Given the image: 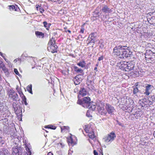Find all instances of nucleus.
<instances>
[{"mask_svg":"<svg viewBox=\"0 0 155 155\" xmlns=\"http://www.w3.org/2000/svg\"><path fill=\"white\" fill-rule=\"evenodd\" d=\"M32 85L31 84H30L29 85H28L27 87V89L28 91L31 94H33L32 91Z\"/></svg>","mask_w":155,"mask_h":155,"instance_id":"2f4dec72","label":"nucleus"},{"mask_svg":"<svg viewBox=\"0 0 155 155\" xmlns=\"http://www.w3.org/2000/svg\"><path fill=\"white\" fill-rule=\"evenodd\" d=\"M9 9L10 10H14L15 11H17L18 9H19V8L17 5L15 6L13 5L9 6Z\"/></svg>","mask_w":155,"mask_h":155,"instance_id":"473e14b6","label":"nucleus"},{"mask_svg":"<svg viewBox=\"0 0 155 155\" xmlns=\"http://www.w3.org/2000/svg\"><path fill=\"white\" fill-rule=\"evenodd\" d=\"M18 106H19V105H18L17 103L15 102H13L12 103V106L13 108L14 109V110H15V109L17 108Z\"/></svg>","mask_w":155,"mask_h":155,"instance_id":"e433bc0d","label":"nucleus"},{"mask_svg":"<svg viewBox=\"0 0 155 155\" xmlns=\"http://www.w3.org/2000/svg\"><path fill=\"white\" fill-rule=\"evenodd\" d=\"M155 55H145V58L148 62H150L153 61V59L155 58Z\"/></svg>","mask_w":155,"mask_h":155,"instance_id":"f3484780","label":"nucleus"},{"mask_svg":"<svg viewBox=\"0 0 155 155\" xmlns=\"http://www.w3.org/2000/svg\"><path fill=\"white\" fill-rule=\"evenodd\" d=\"M22 99V101L24 102L25 104L26 105H27L28 104L27 102V100L26 97L24 98H23Z\"/></svg>","mask_w":155,"mask_h":155,"instance_id":"79ce46f5","label":"nucleus"},{"mask_svg":"<svg viewBox=\"0 0 155 155\" xmlns=\"http://www.w3.org/2000/svg\"><path fill=\"white\" fill-rule=\"evenodd\" d=\"M10 136L12 138H14L16 136L17 131L15 128H11L9 131Z\"/></svg>","mask_w":155,"mask_h":155,"instance_id":"dca6fc26","label":"nucleus"},{"mask_svg":"<svg viewBox=\"0 0 155 155\" xmlns=\"http://www.w3.org/2000/svg\"><path fill=\"white\" fill-rule=\"evenodd\" d=\"M8 97L13 101H17L18 99V97L17 94L11 87H7L6 89Z\"/></svg>","mask_w":155,"mask_h":155,"instance_id":"f03ea898","label":"nucleus"},{"mask_svg":"<svg viewBox=\"0 0 155 155\" xmlns=\"http://www.w3.org/2000/svg\"><path fill=\"white\" fill-rule=\"evenodd\" d=\"M43 24L45 27L46 28L47 30H48L49 29L50 26L51 25V24L50 23H48L46 21H44L43 22Z\"/></svg>","mask_w":155,"mask_h":155,"instance_id":"c85d7f7f","label":"nucleus"},{"mask_svg":"<svg viewBox=\"0 0 155 155\" xmlns=\"http://www.w3.org/2000/svg\"><path fill=\"white\" fill-rule=\"evenodd\" d=\"M35 34L39 38H43L44 36V33L39 31H36L35 32Z\"/></svg>","mask_w":155,"mask_h":155,"instance_id":"5701e85b","label":"nucleus"},{"mask_svg":"<svg viewBox=\"0 0 155 155\" xmlns=\"http://www.w3.org/2000/svg\"><path fill=\"white\" fill-rule=\"evenodd\" d=\"M10 115V112L6 113L3 114L2 116V118H0L2 119H8L9 115Z\"/></svg>","mask_w":155,"mask_h":155,"instance_id":"bb28decb","label":"nucleus"},{"mask_svg":"<svg viewBox=\"0 0 155 155\" xmlns=\"http://www.w3.org/2000/svg\"><path fill=\"white\" fill-rule=\"evenodd\" d=\"M83 101L84 105L86 106L90 102L91 99L89 97H86L83 98Z\"/></svg>","mask_w":155,"mask_h":155,"instance_id":"6ab92c4d","label":"nucleus"},{"mask_svg":"<svg viewBox=\"0 0 155 155\" xmlns=\"http://www.w3.org/2000/svg\"><path fill=\"white\" fill-rule=\"evenodd\" d=\"M26 150L27 151V152H28L27 153L28 154V155H31V152H30V151L29 148H28V147H26Z\"/></svg>","mask_w":155,"mask_h":155,"instance_id":"37998d69","label":"nucleus"},{"mask_svg":"<svg viewBox=\"0 0 155 155\" xmlns=\"http://www.w3.org/2000/svg\"><path fill=\"white\" fill-rule=\"evenodd\" d=\"M9 152L8 150L5 148L0 149V155H8Z\"/></svg>","mask_w":155,"mask_h":155,"instance_id":"a211bd4d","label":"nucleus"},{"mask_svg":"<svg viewBox=\"0 0 155 155\" xmlns=\"http://www.w3.org/2000/svg\"><path fill=\"white\" fill-rule=\"evenodd\" d=\"M67 31L68 32L70 33H71V31L70 30H68L67 31H65L66 32H67Z\"/></svg>","mask_w":155,"mask_h":155,"instance_id":"0e129e2a","label":"nucleus"},{"mask_svg":"<svg viewBox=\"0 0 155 155\" xmlns=\"http://www.w3.org/2000/svg\"><path fill=\"white\" fill-rule=\"evenodd\" d=\"M44 11V9H42L40 11V12L41 13H42Z\"/></svg>","mask_w":155,"mask_h":155,"instance_id":"69168bd1","label":"nucleus"},{"mask_svg":"<svg viewBox=\"0 0 155 155\" xmlns=\"http://www.w3.org/2000/svg\"><path fill=\"white\" fill-rule=\"evenodd\" d=\"M85 62L84 61H81L77 64V65L81 68H83L85 66Z\"/></svg>","mask_w":155,"mask_h":155,"instance_id":"cd10ccee","label":"nucleus"},{"mask_svg":"<svg viewBox=\"0 0 155 155\" xmlns=\"http://www.w3.org/2000/svg\"><path fill=\"white\" fill-rule=\"evenodd\" d=\"M18 59H15L14 60V61L15 62H16L18 61H19L18 60Z\"/></svg>","mask_w":155,"mask_h":155,"instance_id":"052dcab7","label":"nucleus"},{"mask_svg":"<svg viewBox=\"0 0 155 155\" xmlns=\"http://www.w3.org/2000/svg\"><path fill=\"white\" fill-rule=\"evenodd\" d=\"M4 138L0 136V146H2L5 143Z\"/></svg>","mask_w":155,"mask_h":155,"instance_id":"72a5a7b5","label":"nucleus"},{"mask_svg":"<svg viewBox=\"0 0 155 155\" xmlns=\"http://www.w3.org/2000/svg\"><path fill=\"white\" fill-rule=\"evenodd\" d=\"M96 34L95 33H91L89 36L87 41H88V44L90 43H94L96 39Z\"/></svg>","mask_w":155,"mask_h":155,"instance_id":"0eeeda50","label":"nucleus"},{"mask_svg":"<svg viewBox=\"0 0 155 155\" xmlns=\"http://www.w3.org/2000/svg\"><path fill=\"white\" fill-rule=\"evenodd\" d=\"M100 47L101 48H103L104 47V45L103 44H101V46H100Z\"/></svg>","mask_w":155,"mask_h":155,"instance_id":"680f3d73","label":"nucleus"},{"mask_svg":"<svg viewBox=\"0 0 155 155\" xmlns=\"http://www.w3.org/2000/svg\"><path fill=\"white\" fill-rule=\"evenodd\" d=\"M97 109L99 114L103 116L106 115L107 112L104 110V107L98 106L97 107Z\"/></svg>","mask_w":155,"mask_h":155,"instance_id":"9b49d317","label":"nucleus"},{"mask_svg":"<svg viewBox=\"0 0 155 155\" xmlns=\"http://www.w3.org/2000/svg\"><path fill=\"white\" fill-rule=\"evenodd\" d=\"M85 130L87 133H89V130H87V128H85Z\"/></svg>","mask_w":155,"mask_h":155,"instance_id":"bf43d9fd","label":"nucleus"},{"mask_svg":"<svg viewBox=\"0 0 155 155\" xmlns=\"http://www.w3.org/2000/svg\"><path fill=\"white\" fill-rule=\"evenodd\" d=\"M89 137L91 139L94 138L95 137L94 133L93 134H91V135L89 136Z\"/></svg>","mask_w":155,"mask_h":155,"instance_id":"a18cd8bd","label":"nucleus"},{"mask_svg":"<svg viewBox=\"0 0 155 155\" xmlns=\"http://www.w3.org/2000/svg\"><path fill=\"white\" fill-rule=\"evenodd\" d=\"M74 71L77 73H80L81 74H84L83 71L81 69L77 67L74 66Z\"/></svg>","mask_w":155,"mask_h":155,"instance_id":"393cba45","label":"nucleus"},{"mask_svg":"<svg viewBox=\"0 0 155 155\" xmlns=\"http://www.w3.org/2000/svg\"><path fill=\"white\" fill-rule=\"evenodd\" d=\"M84 28L82 26L81 27V30H80V32L81 33H84Z\"/></svg>","mask_w":155,"mask_h":155,"instance_id":"de8ad7c7","label":"nucleus"},{"mask_svg":"<svg viewBox=\"0 0 155 155\" xmlns=\"http://www.w3.org/2000/svg\"><path fill=\"white\" fill-rule=\"evenodd\" d=\"M66 128H67V127H66L65 126H64L62 127H61V131H63V130H64V129H66Z\"/></svg>","mask_w":155,"mask_h":155,"instance_id":"864d4df0","label":"nucleus"},{"mask_svg":"<svg viewBox=\"0 0 155 155\" xmlns=\"http://www.w3.org/2000/svg\"><path fill=\"white\" fill-rule=\"evenodd\" d=\"M39 8H42V7L41 6H39V5H36V8L37 10H38V9Z\"/></svg>","mask_w":155,"mask_h":155,"instance_id":"6e6d98bb","label":"nucleus"},{"mask_svg":"<svg viewBox=\"0 0 155 155\" xmlns=\"http://www.w3.org/2000/svg\"><path fill=\"white\" fill-rule=\"evenodd\" d=\"M87 94V91L84 88H81L79 92V94L82 96H85Z\"/></svg>","mask_w":155,"mask_h":155,"instance_id":"412c9836","label":"nucleus"},{"mask_svg":"<svg viewBox=\"0 0 155 155\" xmlns=\"http://www.w3.org/2000/svg\"><path fill=\"white\" fill-rule=\"evenodd\" d=\"M86 115L88 117H92L91 115H90L89 112L88 111L87 112L86 114Z\"/></svg>","mask_w":155,"mask_h":155,"instance_id":"49530a36","label":"nucleus"},{"mask_svg":"<svg viewBox=\"0 0 155 155\" xmlns=\"http://www.w3.org/2000/svg\"><path fill=\"white\" fill-rule=\"evenodd\" d=\"M93 152L94 155H98V153L96 150H94Z\"/></svg>","mask_w":155,"mask_h":155,"instance_id":"603ef678","label":"nucleus"},{"mask_svg":"<svg viewBox=\"0 0 155 155\" xmlns=\"http://www.w3.org/2000/svg\"><path fill=\"white\" fill-rule=\"evenodd\" d=\"M48 45H54L55 44V41L54 38H52L51 40L49 41L48 43Z\"/></svg>","mask_w":155,"mask_h":155,"instance_id":"7c9ffc66","label":"nucleus"},{"mask_svg":"<svg viewBox=\"0 0 155 155\" xmlns=\"http://www.w3.org/2000/svg\"><path fill=\"white\" fill-rule=\"evenodd\" d=\"M28 55L25 53H23L21 55V56L20 58H19L18 60L20 61H22V59L23 58V57H25V58L27 57L29 58V59H33V57H28Z\"/></svg>","mask_w":155,"mask_h":155,"instance_id":"b1692460","label":"nucleus"},{"mask_svg":"<svg viewBox=\"0 0 155 155\" xmlns=\"http://www.w3.org/2000/svg\"><path fill=\"white\" fill-rule=\"evenodd\" d=\"M14 72L15 73V74H16L18 75L19 76H21V75L19 74V73L18 72L17 69L15 68L14 69Z\"/></svg>","mask_w":155,"mask_h":155,"instance_id":"a19ab883","label":"nucleus"},{"mask_svg":"<svg viewBox=\"0 0 155 155\" xmlns=\"http://www.w3.org/2000/svg\"><path fill=\"white\" fill-rule=\"evenodd\" d=\"M15 113L18 116H21L22 114V110L20 106H18L15 110H14Z\"/></svg>","mask_w":155,"mask_h":155,"instance_id":"2eb2a0df","label":"nucleus"},{"mask_svg":"<svg viewBox=\"0 0 155 155\" xmlns=\"http://www.w3.org/2000/svg\"><path fill=\"white\" fill-rule=\"evenodd\" d=\"M58 47L56 45H54L50 46L49 48L48 47V49L52 53H54L57 52V48Z\"/></svg>","mask_w":155,"mask_h":155,"instance_id":"ddd939ff","label":"nucleus"},{"mask_svg":"<svg viewBox=\"0 0 155 155\" xmlns=\"http://www.w3.org/2000/svg\"><path fill=\"white\" fill-rule=\"evenodd\" d=\"M0 55L3 58H4V56H3L2 55L3 54L1 52H0Z\"/></svg>","mask_w":155,"mask_h":155,"instance_id":"338daca9","label":"nucleus"},{"mask_svg":"<svg viewBox=\"0 0 155 155\" xmlns=\"http://www.w3.org/2000/svg\"><path fill=\"white\" fill-rule=\"evenodd\" d=\"M96 104L95 103L91 102L87 105H86L85 107L93 111L95 110L96 108Z\"/></svg>","mask_w":155,"mask_h":155,"instance_id":"f8f14e48","label":"nucleus"},{"mask_svg":"<svg viewBox=\"0 0 155 155\" xmlns=\"http://www.w3.org/2000/svg\"><path fill=\"white\" fill-rule=\"evenodd\" d=\"M145 55H155V53L153 52L150 50H147L146 51V52L145 54Z\"/></svg>","mask_w":155,"mask_h":155,"instance_id":"c756f323","label":"nucleus"},{"mask_svg":"<svg viewBox=\"0 0 155 155\" xmlns=\"http://www.w3.org/2000/svg\"><path fill=\"white\" fill-rule=\"evenodd\" d=\"M117 123L119 125L122 126V127L123 126L122 124H121V123L119 122L118 121H117Z\"/></svg>","mask_w":155,"mask_h":155,"instance_id":"5fc2aeb1","label":"nucleus"},{"mask_svg":"<svg viewBox=\"0 0 155 155\" xmlns=\"http://www.w3.org/2000/svg\"><path fill=\"white\" fill-rule=\"evenodd\" d=\"M94 133V132H93L88 133V135L89 136L91 135V134H93Z\"/></svg>","mask_w":155,"mask_h":155,"instance_id":"4d7b16f0","label":"nucleus"},{"mask_svg":"<svg viewBox=\"0 0 155 155\" xmlns=\"http://www.w3.org/2000/svg\"><path fill=\"white\" fill-rule=\"evenodd\" d=\"M139 104L142 107H146L147 106V102L146 99H143L141 100H140L139 102Z\"/></svg>","mask_w":155,"mask_h":155,"instance_id":"4468645a","label":"nucleus"},{"mask_svg":"<svg viewBox=\"0 0 155 155\" xmlns=\"http://www.w3.org/2000/svg\"><path fill=\"white\" fill-rule=\"evenodd\" d=\"M3 71L5 73L8 72V69L6 68L5 66L1 68Z\"/></svg>","mask_w":155,"mask_h":155,"instance_id":"4c0bfd02","label":"nucleus"},{"mask_svg":"<svg viewBox=\"0 0 155 155\" xmlns=\"http://www.w3.org/2000/svg\"><path fill=\"white\" fill-rule=\"evenodd\" d=\"M47 155H53V154L51 152H49L48 153Z\"/></svg>","mask_w":155,"mask_h":155,"instance_id":"13d9d810","label":"nucleus"},{"mask_svg":"<svg viewBox=\"0 0 155 155\" xmlns=\"http://www.w3.org/2000/svg\"><path fill=\"white\" fill-rule=\"evenodd\" d=\"M153 135H154V137H155V131L154 132Z\"/></svg>","mask_w":155,"mask_h":155,"instance_id":"774afa93","label":"nucleus"},{"mask_svg":"<svg viewBox=\"0 0 155 155\" xmlns=\"http://www.w3.org/2000/svg\"><path fill=\"white\" fill-rule=\"evenodd\" d=\"M101 9L102 12L105 14L110 13L112 12L111 9L109 8L106 5H103L101 7Z\"/></svg>","mask_w":155,"mask_h":155,"instance_id":"6e6552de","label":"nucleus"},{"mask_svg":"<svg viewBox=\"0 0 155 155\" xmlns=\"http://www.w3.org/2000/svg\"><path fill=\"white\" fill-rule=\"evenodd\" d=\"M116 137V136L114 133L112 132L109 134L108 136L105 137L104 139V141L106 142H111Z\"/></svg>","mask_w":155,"mask_h":155,"instance_id":"20e7f679","label":"nucleus"},{"mask_svg":"<svg viewBox=\"0 0 155 155\" xmlns=\"http://www.w3.org/2000/svg\"><path fill=\"white\" fill-rule=\"evenodd\" d=\"M13 155H21V153L20 147L16 146L12 148Z\"/></svg>","mask_w":155,"mask_h":155,"instance_id":"1a4fd4ad","label":"nucleus"},{"mask_svg":"<svg viewBox=\"0 0 155 155\" xmlns=\"http://www.w3.org/2000/svg\"><path fill=\"white\" fill-rule=\"evenodd\" d=\"M127 62L125 61L120 62V64H121V65L120 66V67L121 68H123V69H125L126 71H127V67L126 66H127Z\"/></svg>","mask_w":155,"mask_h":155,"instance_id":"4be33fe9","label":"nucleus"},{"mask_svg":"<svg viewBox=\"0 0 155 155\" xmlns=\"http://www.w3.org/2000/svg\"><path fill=\"white\" fill-rule=\"evenodd\" d=\"M5 66V65L2 61H0V68H1Z\"/></svg>","mask_w":155,"mask_h":155,"instance_id":"c03bdc74","label":"nucleus"},{"mask_svg":"<svg viewBox=\"0 0 155 155\" xmlns=\"http://www.w3.org/2000/svg\"><path fill=\"white\" fill-rule=\"evenodd\" d=\"M94 70L97 71V67H95L94 68Z\"/></svg>","mask_w":155,"mask_h":155,"instance_id":"e2e57ef3","label":"nucleus"},{"mask_svg":"<svg viewBox=\"0 0 155 155\" xmlns=\"http://www.w3.org/2000/svg\"><path fill=\"white\" fill-rule=\"evenodd\" d=\"M126 66L127 67V70H128L130 71L133 69L134 66V63L131 62L127 64V66Z\"/></svg>","mask_w":155,"mask_h":155,"instance_id":"aec40b11","label":"nucleus"},{"mask_svg":"<svg viewBox=\"0 0 155 155\" xmlns=\"http://www.w3.org/2000/svg\"><path fill=\"white\" fill-rule=\"evenodd\" d=\"M145 92L144 94L148 96L152 91L154 89V87L152 85L150 84H146L145 87Z\"/></svg>","mask_w":155,"mask_h":155,"instance_id":"39448f33","label":"nucleus"},{"mask_svg":"<svg viewBox=\"0 0 155 155\" xmlns=\"http://www.w3.org/2000/svg\"><path fill=\"white\" fill-rule=\"evenodd\" d=\"M105 109L108 114L110 115L113 114L115 110L114 107L109 104H106Z\"/></svg>","mask_w":155,"mask_h":155,"instance_id":"423d86ee","label":"nucleus"},{"mask_svg":"<svg viewBox=\"0 0 155 155\" xmlns=\"http://www.w3.org/2000/svg\"><path fill=\"white\" fill-rule=\"evenodd\" d=\"M139 91H140L137 87H134L133 88V96L134 97L136 96L138 97V96L137 95V94L139 92Z\"/></svg>","mask_w":155,"mask_h":155,"instance_id":"a878e982","label":"nucleus"},{"mask_svg":"<svg viewBox=\"0 0 155 155\" xmlns=\"http://www.w3.org/2000/svg\"><path fill=\"white\" fill-rule=\"evenodd\" d=\"M45 127L46 128H50L53 130H55L56 128L55 126L51 125L46 126Z\"/></svg>","mask_w":155,"mask_h":155,"instance_id":"f704fd0d","label":"nucleus"},{"mask_svg":"<svg viewBox=\"0 0 155 155\" xmlns=\"http://www.w3.org/2000/svg\"><path fill=\"white\" fill-rule=\"evenodd\" d=\"M19 94L20 95V97L22 99L23 98H24L25 97L23 94V92L21 91L19 92Z\"/></svg>","mask_w":155,"mask_h":155,"instance_id":"ea45409f","label":"nucleus"},{"mask_svg":"<svg viewBox=\"0 0 155 155\" xmlns=\"http://www.w3.org/2000/svg\"><path fill=\"white\" fill-rule=\"evenodd\" d=\"M129 47L122 44L115 46L113 49V54L121 59H125L130 57L132 54L128 48Z\"/></svg>","mask_w":155,"mask_h":155,"instance_id":"f257e3e1","label":"nucleus"},{"mask_svg":"<svg viewBox=\"0 0 155 155\" xmlns=\"http://www.w3.org/2000/svg\"><path fill=\"white\" fill-rule=\"evenodd\" d=\"M3 106L2 105V104L1 103V102H0V110L3 111Z\"/></svg>","mask_w":155,"mask_h":155,"instance_id":"09e8293b","label":"nucleus"},{"mask_svg":"<svg viewBox=\"0 0 155 155\" xmlns=\"http://www.w3.org/2000/svg\"><path fill=\"white\" fill-rule=\"evenodd\" d=\"M77 103L78 104L81 105L84 107H85L86 106L84 105L83 100H78L77 101Z\"/></svg>","mask_w":155,"mask_h":155,"instance_id":"c9c22d12","label":"nucleus"},{"mask_svg":"<svg viewBox=\"0 0 155 155\" xmlns=\"http://www.w3.org/2000/svg\"><path fill=\"white\" fill-rule=\"evenodd\" d=\"M69 142L71 144H73L74 143L72 139L71 138L69 140Z\"/></svg>","mask_w":155,"mask_h":155,"instance_id":"8fccbe9b","label":"nucleus"},{"mask_svg":"<svg viewBox=\"0 0 155 155\" xmlns=\"http://www.w3.org/2000/svg\"><path fill=\"white\" fill-rule=\"evenodd\" d=\"M81 75H78L76 76L73 79V81L76 85L79 84L81 81L82 79L81 77Z\"/></svg>","mask_w":155,"mask_h":155,"instance_id":"9d476101","label":"nucleus"},{"mask_svg":"<svg viewBox=\"0 0 155 155\" xmlns=\"http://www.w3.org/2000/svg\"><path fill=\"white\" fill-rule=\"evenodd\" d=\"M103 56H101L98 58V60L101 61L103 60Z\"/></svg>","mask_w":155,"mask_h":155,"instance_id":"3c124183","label":"nucleus"},{"mask_svg":"<svg viewBox=\"0 0 155 155\" xmlns=\"http://www.w3.org/2000/svg\"><path fill=\"white\" fill-rule=\"evenodd\" d=\"M147 19L151 25L155 26V12H151L147 15Z\"/></svg>","mask_w":155,"mask_h":155,"instance_id":"7ed1b4c3","label":"nucleus"},{"mask_svg":"<svg viewBox=\"0 0 155 155\" xmlns=\"http://www.w3.org/2000/svg\"><path fill=\"white\" fill-rule=\"evenodd\" d=\"M151 98L152 99V101H150V105L152 104L154 102H155V97L154 96H152L151 97Z\"/></svg>","mask_w":155,"mask_h":155,"instance_id":"58836bf2","label":"nucleus"}]
</instances>
